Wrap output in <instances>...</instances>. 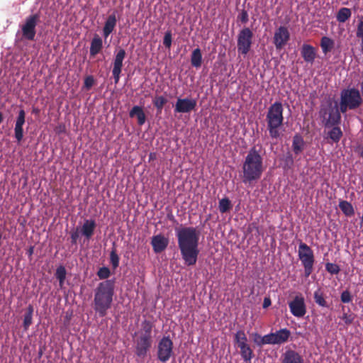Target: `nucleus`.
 <instances>
[{
  "instance_id": "nucleus-1",
  "label": "nucleus",
  "mask_w": 363,
  "mask_h": 363,
  "mask_svg": "<svg viewBox=\"0 0 363 363\" xmlns=\"http://www.w3.org/2000/svg\"><path fill=\"white\" fill-rule=\"evenodd\" d=\"M178 247L182 257L187 266L196 264L199 254V232L194 227L176 229Z\"/></svg>"
},
{
  "instance_id": "nucleus-2",
  "label": "nucleus",
  "mask_w": 363,
  "mask_h": 363,
  "mask_svg": "<svg viewBox=\"0 0 363 363\" xmlns=\"http://www.w3.org/2000/svg\"><path fill=\"white\" fill-rule=\"evenodd\" d=\"M115 279L100 282L94 289L93 308L99 317H104L111 308L115 294Z\"/></svg>"
},
{
  "instance_id": "nucleus-3",
  "label": "nucleus",
  "mask_w": 363,
  "mask_h": 363,
  "mask_svg": "<svg viewBox=\"0 0 363 363\" xmlns=\"http://www.w3.org/2000/svg\"><path fill=\"white\" fill-rule=\"evenodd\" d=\"M260 152L261 148L257 150L256 146L252 147L248 151L242 164L243 183L251 184L261 178L264 165Z\"/></svg>"
},
{
  "instance_id": "nucleus-4",
  "label": "nucleus",
  "mask_w": 363,
  "mask_h": 363,
  "mask_svg": "<svg viewBox=\"0 0 363 363\" xmlns=\"http://www.w3.org/2000/svg\"><path fill=\"white\" fill-rule=\"evenodd\" d=\"M154 324L149 320H144L141 323L140 329L135 333V354L137 357L144 358L152 345V328Z\"/></svg>"
},
{
  "instance_id": "nucleus-5",
  "label": "nucleus",
  "mask_w": 363,
  "mask_h": 363,
  "mask_svg": "<svg viewBox=\"0 0 363 363\" xmlns=\"http://www.w3.org/2000/svg\"><path fill=\"white\" fill-rule=\"evenodd\" d=\"M284 108L280 101L272 104L266 115L267 130L272 139H278L281 136L280 129L284 122Z\"/></svg>"
},
{
  "instance_id": "nucleus-6",
  "label": "nucleus",
  "mask_w": 363,
  "mask_h": 363,
  "mask_svg": "<svg viewBox=\"0 0 363 363\" xmlns=\"http://www.w3.org/2000/svg\"><path fill=\"white\" fill-rule=\"evenodd\" d=\"M340 109L337 104H333L331 101L322 103L320 106L319 117L323 125L325 128L333 125H339L341 121Z\"/></svg>"
},
{
  "instance_id": "nucleus-7",
  "label": "nucleus",
  "mask_w": 363,
  "mask_h": 363,
  "mask_svg": "<svg viewBox=\"0 0 363 363\" xmlns=\"http://www.w3.org/2000/svg\"><path fill=\"white\" fill-rule=\"evenodd\" d=\"M362 99L359 91L355 88L345 89L341 91L340 111L345 113L348 109L354 110L359 107Z\"/></svg>"
},
{
  "instance_id": "nucleus-8",
  "label": "nucleus",
  "mask_w": 363,
  "mask_h": 363,
  "mask_svg": "<svg viewBox=\"0 0 363 363\" xmlns=\"http://www.w3.org/2000/svg\"><path fill=\"white\" fill-rule=\"evenodd\" d=\"M298 257L304 269V276L308 277L313 272L315 256L313 250L307 244L300 242Z\"/></svg>"
},
{
  "instance_id": "nucleus-9",
  "label": "nucleus",
  "mask_w": 363,
  "mask_h": 363,
  "mask_svg": "<svg viewBox=\"0 0 363 363\" xmlns=\"http://www.w3.org/2000/svg\"><path fill=\"white\" fill-rule=\"evenodd\" d=\"M173 354V342L169 336H164L157 345V359L162 362H167Z\"/></svg>"
},
{
  "instance_id": "nucleus-10",
  "label": "nucleus",
  "mask_w": 363,
  "mask_h": 363,
  "mask_svg": "<svg viewBox=\"0 0 363 363\" xmlns=\"http://www.w3.org/2000/svg\"><path fill=\"white\" fill-rule=\"evenodd\" d=\"M253 33L247 28L240 30L238 36V51L239 53L246 55L251 48Z\"/></svg>"
},
{
  "instance_id": "nucleus-11",
  "label": "nucleus",
  "mask_w": 363,
  "mask_h": 363,
  "mask_svg": "<svg viewBox=\"0 0 363 363\" xmlns=\"http://www.w3.org/2000/svg\"><path fill=\"white\" fill-rule=\"evenodd\" d=\"M291 335V332L287 328L280 329L275 333H270L263 336L262 343L268 345H281L286 342Z\"/></svg>"
},
{
  "instance_id": "nucleus-12",
  "label": "nucleus",
  "mask_w": 363,
  "mask_h": 363,
  "mask_svg": "<svg viewBox=\"0 0 363 363\" xmlns=\"http://www.w3.org/2000/svg\"><path fill=\"white\" fill-rule=\"evenodd\" d=\"M289 307L291 314L297 318H302L306 313V306L304 298L301 295L296 296L289 302Z\"/></svg>"
},
{
  "instance_id": "nucleus-13",
  "label": "nucleus",
  "mask_w": 363,
  "mask_h": 363,
  "mask_svg": "<svg viewBox=\"0 0 363 363\" xmlns=\"http://www.w3.org/2000/svg\"><path fill=\"white\" fill-rule=\"evenodd\" d=\"M197 105V101L194 99L179 98L174 106V112L179 113H190L194 111Z\"/></svg>"
},
{
  "instance_id": "nucleus-14",
  "label": "nucleus",
  "mask_w": 363,
  "mask_h": 363,
  "mask_svg": "<svg viewBox=\"0 0 363 363\" xmlns=\"http://www.w3.org/2000/svg\"><path fill=\"white\" fill-rule=\"evenodd\" d=\"M290 34L286 27L280 26L274 33V43L277 50L281 49L288 42Z\"/></svg>"
},
{
  "instance_id": "nucleus-15",
  "label": "nucleus",
  "mask_w": 363,
  "mask_h": 363,
  "mask_svg": "<svg viewBox=\"0 0 363 363\" xmlns=\"http://www.w3.org/2000/svg\"><path fill=\"white\" fill-rule=\"evenodd\" d=\"M26 121V112L23 109L18 111L15 123L14 135L18 142H21L23 138V126Z\"/></svg>"
},
{
  "instance_id": "nucleus-16",
  "label": "nucleus",
  "mask_w": 363,
  "mask_h": 363,
  "mask_svg": "<svg viewBox=\"0 0 363 363\" xmlns=\"http://www.w3.org/2000/svg\"><path fill=\"white\" fill-rule=\"evenodd\" d=\"M169 239L163 235L159 234L155 235L151 239V245L155 253H160L168 246Z\"/></svg>"
},
{
  "instance_id": "nucleus-17",
  "label": "nucleus",
  "mask_w": 363,
  "mask_h": 363,
  "mask_svg": "<svg viewBox=\"0 0 363 363\" xmlns=\"http://www.w3.org/2000/svg\"><path fill=\"white\" fill-rule=\"evenodd\" d=\"M96 228L94 220H85L81 228V233L86 240H89L94 235Z\"/></svg>"
},
{
  "instance_id": "nucleus-18",
  "label": "nucleus",
  "mask_w": 363,
  "mask_h": 363,
  "mask_svg": "<svg viewBox=\"0 0 363 363\" xmlns=\"http://www.w3.org/2000/svg\"><path fill=\"white\" fill-rule=\"evenodd\" d=\"M282 363H303V359L296 351L289 350L283 354Z\"/></svg>"
},
{
  "instance_id": "nucleus-19",
  "label": "nucleus",
  "mask_w": 363,
  "mask_h": 363,
  "mask_svg": "<svg viewBox=\"0 0 363 363\" xmlns=\"http://www.w3.org/2000/svg\"><path fill=\"white\" fill-rule=\"evenodd\" d=\"M103 48V41L102 39L98 35H94V38L91 41L90 49H89V55L90 57H94L97 54H99Z\"/></svg>"
},
{
  "instance_id": "nucleus-20",
  "label": "nucleus",
  "mask_w": 363,
  "mask_h": 363,
  "mask_svg": "<svg viewBox=\"0 0 363 363\" xmlns=\"http://www.w3.org/2000/svg\"><path fill=\"white\" fill-rule=\"evenodd\" d=\"M130 118L136 117L139 125H143L146 121V116L141 106H134L129 112Z\"/></svg>"
},
{
  "instance_id": "nucleus-21",
  "label": "nucleus",
  "mask_w": 363,
  "mask_h": 363,
  "mask_svg": "<svg viewBox=\"0 0 363 363\" xmlns=\"http://www.w3.org/2000/svg\"><path fill=\"white\" fill-rule=\"evenodd\" d=\"M36 24H23L21 28L23 38L28 40H33L35 36Z\"/></svg>"
},
{
  "instance_id": "nucleus-22",
  "label": "nucleus",
  "mask_w": 363,
  "mask_h": 363,
  "mask_svg": "<svg viewBox=\"0 0 363 363\" xmlns=\"http://www.w3.org/2000/svg\"><path fill=\"white\" fill-rule=\"evenodd\" d=\"M301 55L307 62H313L315 57V52L313 46L304 44L301 49Z\"/></svg>"
},
{
  "instance_id": "nucleus-23",
  "label": "nucleus",
  "mask_w": 363,
  "mask_h": 363,
  "mask_svg": "<svg viewBox=\"0 0 363 363\" xmlns=\"http://www.w3.org/2000/svg\"><path fill=\"white\" fill-rule=\"evenodd\" d=\"M342 136V131L338 125H333L331 129L327 133V139H330L333 143H337Z\"/></svg>"
},
{
  "instance_id": "nucleus-24",
  "label": "nucleus",
  "mask_w": 363,
  "mask_h": 363,
  "mask_svg": "<svg viewBox=\"0 0 363 363\" xmlns=\"http://www.w3.org/2000/svg\"><path fill=\"white\" fill-rule=\"evenodd\" d=\"M292 149L296 155H299L304 149V141L303 138L296 134L293 138Z\"/></svg>"
},
{
  "instance_id": "nucleus-25",
  "label": "nucleus",
  "mask_w": 363,
  "mask_h": 363,
  "mask_svg": "<svg viewBox=\"0 0 363 363\" xmlns=\"http://www.w3.org/2000/svg\"><path fill=\"white\" fill-rule=\"evenodd\" d=\"M240 350V354L245 363H251V360L253 358V351L250 348L248 344L241 345L239 347Z\"/></svg>"
},
{
  "instance_id": "nucleus-26",
  "label": "nucleus",
  "mask_w": 363,
  "mask_h": 363,
  "mask_svg": "<svg viewBox=\"0 0 363 363\" xmlns=\"http://www.w3.org/2000/svg\"><path fill=\"white\" fill-rule=\"evenodd\" d=\"M315 302L321 307L328 308L329 305L325 300V296L320 289H318L313 294Z\"/></svg>"
},
{
  "instance_id": "nucleus-27",
  "label": "nucleus",
  "mask_w": 363,
  "mask_h": 363,
  "mask_svg": "<svg viewBox=\"0 0 363 363\" xmlns=\"http://www.w3.org/2000/svg\"><path fill=\"white\" fill-rule=\"evenodd\" d=\"M126 55L125 50L123 48L118 50L113 60V69H122L123 61Z\"/></svg>"
},
{
  "instance_id": "nucleus-28",
  "label": "nucleus",
  "mask_w": 363,
  "mask_h": 363,
  "mask_svg": "<svg viewBox=\"0 0 363 363\" xmlns=\"http://www.w3.org/2000/svg\"><path fill=\"white\" fill-rule=\"evenodd\" d=\"M334 40L328 37L323 36L320 40V47L324 54H327L330 52L334 48Z\"/></svg>"
},
{
  "instance_id": "nucleus-29",
  "label": "nucleus",
  "mask_w": 363,
  "mask_h": 363,
  "mask_svg": "<svg viewBox=\"0 0 363 363\" xmlns=\"http://www.w3.org/2000/svg\"><path fill=\"white\" fill-rule=\"evenodd\" d=\"M191 65L196 68L200 67L202 63V55L199 48L193 50L191 55Z\"/></svg>"
},
{
  "instance_id": "nucleus-30",
  "label": "nucleus",
  "mask_w": 363,
  "mask_h": 363,
  "mask_svg": "<svg viewBox=\"0 0 363 363\" xmlns=\"http://www.w3.org/2000/svg\"><path fill=\"white\" fill-rule=\"evenodd\" d=\"M339 207L346 216H352L354 214V210L352 205L347 201H340Z\"/></svg>"
},
{
  "instance_id": "nucleus-31",
  "label": "nucleus",
  "mask_w": 363,
  "mask_h": 363,
  "mask_svg": "<svg viewBox=\"0 0 363 363\" xmlns=\"http://www.w3.org/2000/svg\"><path fill=\"white\" fill-rule=\"evenodd\" d=\"M173 35V30L171 28H169L164 34L162 44L168 50H170L172 47Z\"/></svg>"
},
{
  "instance_id": "nucleus-32",
  "label": "nucleus",
  "mask_w": 363,
  "mask_h": 363,
  "mask_svg": "<svg viewBox=\"0 0 363 363\" xmlns=\"http://www.w3.org/2000/svg\"><path fill=\"white\" fill-rule=\"evenodd\" d=\"M351 11L348 8H341L337 13V20L340 23H344L351 16Z\"/></svg>"
},
{
  "instance_id": "nucleus-33",
  "label": "nucleus",
  "mask_w": 363,
  "mask_h": 363,
  "mask_svg": "<svg viewBox=\"0 0 363 363\" xmlns=\"http://www.w3.org/2000/svg\"><path fill=\"white\" fill-rule=\"evenodd\" d=\"M232 208V204L230 199L227 197L223 198L219 201L218 208L221 213L228 212Z\"/></svg>"
},
{
  "instance_id": "nucleus-34",
  "label": "nucleus",
  "mask_w": 363,
  "mask_h": 363,
  "mask_svg": "<svg viewBox=\"0 0 363 363\" xmlns=\"http://www.w3.org/2000/svg\"><path fill=\"white\" fill-rule=\"evenodd\" d=\"M235 342L238 347L247 344V338L243 330H238L235 334Z\"/></svg>"
},
{
  "instance_id": "nucleus-35",
  "label": "nucleus",
  "mask_w": 363,
  "mask_h": 363,
  "mask_svg": "<svg viewBox=\"0 0 363 363\" xmlns=\"http://www.w3.org/2000/svg\"><path fill=\"white\" fill-rule=\"evenodd\" d=\"M66 269L65 267L60 266L57 268L55 272V277L58 279L60 287H62L65 280L66 279Z\"/></svg>"
},
{
  "instance_id": "nucleus-36",
  "label": "nucleus",
  "mask_w": 363,
  "mask_h": 363,
  "mask_svg": "<svg viewBox=\"0 0 363 363\" xmlns=\"http://www.w3.org/2000/svg\"><path fill=\"white\" fill-rule=\"evenodd\" d=\"M153 105L160 112L167 103V99L163 96H156L152 100Z\"/></svg>"
},
{
  "instance_id": "nucleus-37",
  "label": "nucleus",
  "mask_w": 363,
  "mask_h": 363,
  "mask_svg": "<svg viewBox=\"0 0 363 363\" xmlns=\"http://www.w3.org/2000/svg\"><path fill=\"white\" fill-rule=\"evenodd\" d=\"M119 256L117 254V251L113 243V247L110 252V262L113 269H116L119 266Z\"/></svg>"
},
{
  "instance_id": "nucleus-38",
  "label": "nucleus",
  "mask_w": 363,
  "mask_h": 363,
  "mask_svg": "<svg viewBox=\"0 0 363 363\" xmlns=\"http://www.w3.org/2000/svg\"><path fill=\"white\" fill-rule=\"evenodd\" d=\"M96 275L98 276L99 279L108 280L107 279L111 275V271H110L108 267H102L99 268V269L98 270V272L96 273Z\"/></svg>"
},
{
  "instance_id": "nucleus-39",
  "label": "nucleus",
  "mask_w": 363,
  "mask_h": 363,
  "mask_svg": "<svg viewBox=\"0 0 363 363\" xmlns=\"http://www.w3.org/2000/svg\"><path fill=\"white\" fill-rule=\"evenodd\" d=\"M325 269L328 273L333 275L337 274L340 271V268L337 264L330 262L325 264Z\"/></svg>"
},
{
  "instance_id": "nucleus-40",
  "label": "nucleus",
  "mask_w": 363,
  "mask_h": 363,
  "mask_svg": "<svg viewBox=\"0 0 363 363\" xmlns=\"http://www.w3.org/2000/svg\"><path fill=\"white\" fill-rule=\"evenodd\" d=\"M340 300L344 303H348L352 301V298L350 292L348 290H345L342 292L340 295Z\"/></svg>"
},
{
  "instance_id": "nucleus-41",
  "label": "nucleus",
  "mask_w": 363,
  "mask_h": 363,
  "mask_svg": "<svg viewBox=\"0 0 363 363\" xmlns=\"http://www.w3.org/2000/svg\"><path fill=\"white\" fill-rule=\"evenodd\" d=\"M95 83V80H94V78L92 75H89V76H87L85 79H84V87L86 89V90H89L92 86Z\"/></svg>"
},
{
  "instance_id": "nucleus-42",
  "label": "nucleus",
  "mask_w": 363,
  "mask_h": 363,
  "mask_svg": "<svg viewBox=\"0 0 363 363\" xmlns=\"http://www.w3.org/2000/svg\"><path fill=\"white\" fill-rule=\"evenodd\" d=\"M32 318L33 315H30V313H26L23 318V327L25 330H27L32 324Z\"/></svg>"
},
{
  "instance_id": "nucleus-43",
  "label": "nucleus",
  "mask_w": 363,
  "mask_h": 363,
  "mask_svg": "<svg viewBox=\"0 0 363 363\" xmlns=\"http://www.w3.org/2000/svg\"><path fill=\"white\" fill-rule=\"evenodd\" d=\"M342 320H344L346 325H350L354 320V315L352 313H345L342 316Z\"/></svg>"
},
{
  "instance_id": "nucleus-44",
  "label": "nucleus",
  "mask_w": 363,
  "mask_h": 363,
  "mask_svg": "<svg viewBox=\"0 0 363 363\" xmlns=\"http://www.w3.org/2000/svg\"><path fill=\"white\" fill-rule=\"evenodd\" d=\"M115 25L116 24H105V26L103 30L104 36L105 38H106L113 31Z\"/></svg>"
},
{
  "instance_id": "nucleus-45",
  "label": "nucleus",
  "mask_w": 363,
  "mask_h": 363,
  "mask_svg": "<svg viewBox=\"0 0 363 363\" xmlns=\"http://www.w3.org/2000/svg\"><path fill=\"white\" fill-rule=\"evenodd\" d=\"M79 237V233L78 228H77L75 230L72 231L70 233L71 243L72 245H76Z\"/></svg>"
},
{
  "instance_id": "nucleus-46",
  "label": "nucleus",
  "mask_w": 363,
  "mask_h": 363,
  "mask_svg": "<svg viewBox=\"0 0 363 363\" xmlns=\"http://www.w3.org/2000/svg\"><path fill=\"white\" fill-rule=\"evenodd\" d=\"M238 20L242 23H246L248 21V13L246 11L242 10L238 16Z\"/></svg>"
},
{
  "instance_id": "nucleus-47",
  "label": "nucleus",
  "mask_w": 363,
  "mask_h": 363,
  "mask_svg": "<svg viewBox=\"0 0 363 363\" xmlns=\"http://www.w3.org/2000/svg\"><path fill=\"white\" fill-rule=\"evenodd\" d=\"M254 336H255L254 342L257 345L261 347L264 345H268V343H266V342L262 343V340L263 336H261L258 333H255Z\"/></svg>"
},
{
  "instance_id": "nucleus-48",
  "label": "nucleus",
  "mask_w": 363,
  "mask_h": 363,
  "mask_svg": "<svg viewBox=\"0 0 363 363\" xmlns=\"http://www.w3.org/2000/svg\"><path fill=\"white\" fill-rule=\"evenodd\" d=\"M357 36L362 40V50L363 52V24H358Z\"/></svg>"
},
{
  "instance_id": "nucleus-49",
  "label": "nucleus",
  "mask_w": 363,
  "mask_h": 363,
  "mask_svg": "<svg viewBox=\"0 0 363 363\" xmlns=\"http://www.w3.org/2000/svg\"><path fill=\"white\" fill-rule=\"evenodd\" d=\"M121 71H122V69H112V74L114 78V82L116 84H117L119 81Z\"/></svg>"
},
{
  "instance_id": "nucleus-50",
  "label": "nucleus",
  "mask_w": 363,
  "mask_h": 363,
  "mask_svg": "<svg viewBox=\"0 0 363 363\" xmlns=\"http://www.w3.org/2000/svg\"><path fill=\"white\" fill-rule=\"evenodd\" d=\"M116 11H113L111 14H109L106 23H116L117 18H116Z\"/></svg>"
},
{
  "instance_id": "nucleus-51",
  "label": "nucleus",
  "mask_w": 363,
  "mask_h": 363,
  "mask_svg": "<svg viewBox=\"0 0 363 363\" xmlns=\"http://www.w3.org/2000/svg\"><path fill=\"white\" fill-rule=\"evenodd\" d=\"M38 21L39 16L38 14H33L28 17L25 23H37Z\"/></svg>"
},
{
  "instance_id": "nucleus-52",
  "label": "nucleus",
  "mask_w": 363,
  "mask_h": 363,
  "mask_svg": "<svg viewBox=\"0 0 363 363\" xmlns=\"http://www.w3.org/2000/svg\"><path fill=\"white\" fill-rule=\"evenodd\" d=\"M271 303H272L271 299L268 297H266L264 299L262 306L264 308H267L271 305Z\"/></svg>"
},
{
  "instance_id": "nucleus-53",
  "label": "nucleus",
  "mask_w": 363,
  "mask_h": 363,
  "mask_svg": "<svg viewBox=\"0 0 363 363\" xmlns=\"http://www.w3.org/2000/svg\"><path fill=\"white\" fill-rule=\"evenodd\" d=\"M33 250H34V247L33 246L30 247V248L28 249L27 253L29 256H31L33 253Z\"/></svg>"
},
{
  "instance_id": "nucleus-54",
  "label": "nucleus",
  "mask_w": 363,
  "mask_h": 363,
  "mask_svg": "<svg viewBox=\"0 0 363 363\" xmlns=\"http://www.w3.org/2000/svg\"><path fill=\"white\" fill-rule=\"evenodd\" d=\"M33 308L32 306L30 305L28 308V311L26 313H30V315H33Z\"/></svg>"
},
{
  "instance_id": "nucleus-55",
  "label": "nucleus",
  "mask_w": 363,
  "mask_h": 363,
  "mask_svg": "<svg viewBox=\"0 0 363 363\" xmlns=\"http://www.w3.org/2000/svg\"><path fill=\"white\" fill-rule=\"evenodd\" d=\"M287 161L290 162V163L292 164L294 163V160L292 158V156L291 155H289V157H287Z\"/></svg>"
},
{
  "instance_id": "nucleus-56",
  "label": "nucleus",
  "mask_w": 363,
  "mask_h": 363,
  "mask_svg": "<svg viewBox=\"0 0 363 363\" xmlns=\"http://www.w3.org/2000/svg\"><path fill=\"white\" fill-rule=\"evenodd\" d=\"M3 115L2 113L0 112V124L1 123V122L3 121Z\"/></svg>"
},
{
  "instance_id": "nucleus-57",
  "label": "nucleus",
  "mask_w": 363,
  "mask_h": 363,
  "mask_svg": "<svg viewBox=\"0 0 363 363\" xmlns=\"http://www.w3.org/2000/svg\"><path fill=\"white\" fill-rule=\"evenodd\" d=\"M39 112V110L38 108H33V113H38Z\"/></svg>"
},
{
  "instance_id": "nucleus-58",
  "label": "nucleus",
  "mask_w": 363,
  "mask_h": 363,
  "mask_svg": "<svg viewBox=\"0 0 363 363\" xmlns=\"http://www.w3.org/2000/svg\"><path fill=\"white\" fill-rule=\"evenodd\" d=\"M360 156L363 158V147H362V149L360 152Z\"/></svg>"
},
{
  "instance_id": "nucleus-59",
  "label": "nucleus",
  "mask_w": 363,
  "mask_h": 363,
  "mask_svg": "<svg viewBox=\"0 0 363 363\" xmlns=\"http://www.w3.org/2000/svg\"><path fill=\"white\" fill-rule=\"evenodd\" d=\"M360 23H363V21H360Z\"/></svg>"
}]
</instances>
